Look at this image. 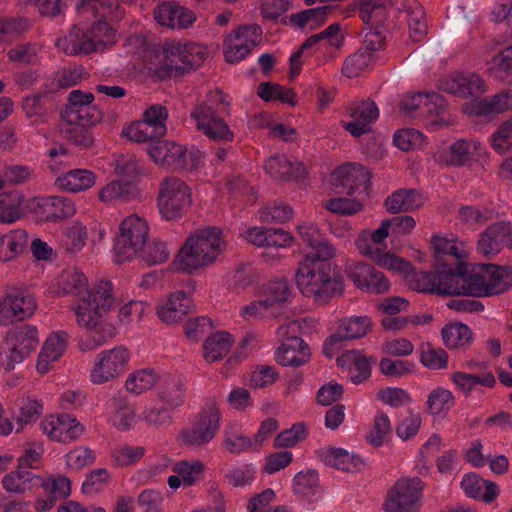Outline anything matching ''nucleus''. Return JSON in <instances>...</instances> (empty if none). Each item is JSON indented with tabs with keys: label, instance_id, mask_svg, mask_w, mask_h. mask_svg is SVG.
<instances>
[{
	"label": "nucleus",
	"instance_id": "1",
	"mask_svg": "<svg viewBox=\"0 0 512 512\" xmlns=\"http://www.w3.org/2000/svg\"><path fill=\"white\" fill-rule=\"evenodd\" d=\"M65 290L77 298L73 311L76 323L87 333L86 348L103 345L117 335L110 317L116 303L111 281L101 279L88 284L84 274L74 272L66 278Z\"/></svg>",
	"mask_w": 512,
	"mask_h": 512
},
{
	"label": "nucleus",
	"instance_id": "2",
	"mask_svg": "<svg viewBox=\"0 0 512 512\" xmlns=\"http://www.w3.org/2000/svg\"><path fill=\"white\" fill-rule=\"evenodd\" d=\"M223 231L207 226L190 233L175 256L174 262L182 271L191 273L213 264L226 250Z\"/></svg>",
	"mask_w": 512,
	"mask_h": 512
},
{
	"label": "nucleus",
	"instance_id": "3",
	"mask_svg": "<svg viewBox=\"0 0 512 512\" xmlns=\"http://www.w3.org/2000/svg\"><path fill=\"white\" fill-rule=\"evenodd\" d=\"M296 284L303 294L316 301H327L344 293L345 282L331 263L302 260L295 273Z\"/></svg>",
	"mask_w": 512,
	"mask_h": 512
},
{
	"label": "nucleus",
	"instance_id": "4",
	"mask_svg": "<svg viewBox=\"0 0 512 512\" xmlns=\"http://www.w3.org/2000/svg\"><path fill=\"white\" fill-rule=\"evenodd\" d=\"M114 33L105 21L94 23L89 29L74 26L67 35L58 39L57 46L67 55H88L104 49L113 42Z\"/></svg>",
	"mask_w": 512,
	"mask_h": 512
},
{
	"label": "nucleus",
	"instance_id": "5",
	"mask_svg": "<svg viewBox=\"0 0 512 512\" xmlns=\"http://www.w3.org/2000/svg\"><path fill=\"white\" fill-rule=\"evenodd\" d=\"M470 297H490L512 287V270L494 264H468Z\"/></svg>",
	"mask_w": 512,
	"mask_h": 512
},
{
	"label": "nucleus",
	"instance_id": "6",
	"mask_svg": "<svg viewBox=\"0 0 512 512\" xmlns=\"http://www.w3.org/2000/svg\"><path fill=\"white\" fill-rule=\"evenodd\" d=\"M191 196L189 186L180 178H163L158 185L156 197L159 214L167 221L181 218L192 203Z\"/></svg>",
	"mask_w": 512,
	"mask_h": 512
},
{
	"label": "nucleus",
	"instance_id": "7",
	"mask_svg": "<svg viewBox=\"0 0 512 512\" xmlns=\"http://www.w3.org/2000/svg\"><path fill=\"white\" fill-rule=\"evenodd\" d=\"M150 226L146 218L133 213L123 218L119 224L116 254L119 261L137 256L149 240Z\"/></svg>",
	"mask_w": 512,
	"mask_h": 512
},
{
	"label": "nucleus",
	"instance_id": "8",
	"mask_svg": "<svg viewBox=\"0 0 512 512\" xmlns=\"http://www.w3.org/2000/svg\"><path fill=\"white\" fill-rule=\"evenodd\" d=\"M147 153L156 165L163 168L193 171L200 162L199 151L191 152L190 160H188L187 149L174 141L157 140L152 142L147 148Z\"/></svg>",
	"mask_w": 512,
	"mask_h": 512
},
{
	"label": "nucleus",
	"instance_id": "9",
	"mask_svg": "<svg viewBox=\"0 0 512 512\" xmlns=\"http://www.w3.org/2000/svg\"><path fill=\"white\" fill-rule=\"evenodd\" d=\"M423 483L419 478H400L388 490L383 509L385 512H418Z\"/></svg>",
	"mask_w": 512,
	"mask_h": 512
},
{
	"label": "nucleus",
	"instance_id": "10",
	"mask_svg": "<svg viewBox=\"0 0 512 512\" xmlns=\"http://www.w3.org/2000/svg\"><path fill=\"white\" fill-rule=\"evenodd\" d=\"M195 54H200L196 46H187L180 43L165 44L162 48L163 65L155 69V74L161 80L183 74L197 65Z\"/></svg>",
	"mask_w": 512,
	"mask_h": 512
},
{
	"label": "nucleus",
	"instance_id": "11",
	"mask_svg": "<svg viewBox=\"0 0 512 512\" xmlns=\"http://www.w3.org/2000/svg\"><path fill=\"white\" fill-rule=\"evenodd\" d=\"M130 360L128 349L122 345L101 351L91 370V381L95 384L109 382L120 375Z\"/></svg>",
	"mask_w": 512,
	"mask_h": 512
},
{
	"label": "nucleus",
	"instance_id": "12",
	"mask_svg": "<svg viewBox=\"0 0 512 512\" xmlns=\"http://www.w3.org/2000/svg\"><path fill=\"white\" fill-rule=\"evenodd\" d=\"M371 173L360 164L346 163L331 173L332 185L337 193L352 194L363 187L365 191L370 186Z\"/></svg>",
	"mask_w": 512,
	"mask_h": 512
},
{
	"label": "nucleus",
	"instance_id": "13",
	"mask_svg": "<svg viewBox=\"0 0 512 512\" xmlns=\"http://www.w3.org/2000/svg\"><path fill=\"white\" fill-rule=\"evenodd\" d=\"M261 37V29L255 25L239 27L226 38L225 58L233 63L245 58L250 51L258 45Z\"/></svg>",
	"mask_w": 512,
	"mask_h": 512
},
{
	"label": "nucleus",
	"instance_id": "14",
	"mask_svg": "<svg viewBox=\"0 0 512 512\" xmlns=\"http://www.w3.org/2000/svg\"><path fill=\"white\" fill-rule=\"evenodd\" d=\"M371 327L367 316H352L340 321L339 329L325 342L324 352L331 357L345 340H353L365 336Z\"/></svg>",
	"mask_w": 512,
	"mask_h": 512
},
{
	"label": "nucleus",
	"instance_id": "15",
	"mask_svg": "<svg viewBox=\"0 0 512 512\" xmlns=\"http://www.w3.org/2000/svg\"><path fill=\"white\" fill-rule=\"evenodd\" d=\"M220 414L215 403H210L203 411L194 426L183 433L187 444L201 446L214 437L219 427Z\"/></svg>",
	"mask_w": 512,
	"mask_h": 512
},
{
	"label": "nucleus",
	"instance_id": "16",
	"mask_svg": "<svg viewBox=\"0 0 512 512\" xmlns=\"http://www.w3.org/2000/svg\"><path fill=\"white\" fill-rule=\"evenodd\" d=\"M468 264L459 263L455 269L438 267L439 296H469Z\"/></svg>",
	"mask_w": 512,
	"mask_h": 512
},
{
	"label": "nucleus",
	"instance_id": "17",
	"mask_svg": "<svg viewBox=\"0 0 512 512\" xmlns=\"http://www.w3.org/2000/svg\"><path fill=\"white\" fill-rule=\"evenodd\" d=\"M33 210L43 221L57 222L74 216L76 205L64 197H40L33 200Z\"/></svg>",
	"mask_w": 512,
	"mask_h": 512
},
{
	"label": "nucleus",
	"instance_id": "18",
	"mask_svg": "<svg viewBox=\"0 0 512 512\" xmlns=\"http://www.w3.org/2000/svg\"><path fill=\"white\" fill-rule=\"evenodd\" d=\"M41 426L50 439L58 442L74 440L84 431L83 425L69 414L50 415L42 421Z\"/></svg>",
	"mask_w": 512,
	"mask_h": 512
},
{
	"label": "nucleus",
	"instance_id": "19",
	"mask_svg": "<svg viewBox=\"0 0 512 512\" xmlns=\"http://www.w3.org/2000/svg\"><path fill=\"white\" fill-rule=\"evenodd\" d=\"M481 143L477 140L459 139L448 149L437 151L434 160L448 167L469 165L480 150Z\"/></svg>",
	"mask_w": 512,
	"mask_h": 512
},
{
	"label": "nucleus",
	"instance_id": "20",
	"mask_svg": "<svg viewBox=\"0 0 512 512\" xmlns=\"http://www.w3.org/2000/svg\"><path fill=\"white\" fill-rule=\"evenodd\" d=\"M137 183L131 180L113 179L96 191V199L100 206L109 207L118 201H130L140 197Z\"/></svg>",
	"mask_w": 512,
	"mask_h": 512
},
{
	"label": "nucleus",
	"instance_id": "21",
	"mask_svg": "<svg viewBox=\"0 0 512 512\" xmlns=\"http://www.w3.org/2000/svg\"><path fill=\"white\" fill-rule=\"evenodd\" d=\"M443 91L467 98L479 96L486 91L485 81L472 72L450 75L440 82Z\"/></svg>",
	"mask_w": 512,
	"mask_h": 512
},
{
	"label": "nucleus",
	"instance_id": "22",
	"mask_svg": "<svg viewBox=\"0 0 512 512\" xmlns=\"http://www.w3.org/2000/svg\"><path fill=\"white\" fill-rule=\"evenodd\" d=\"M154 18L163 27L185 29L194 23L196 16L176 2H163L154 10Z\"/></svg>",
	"mask_w": 512,
	"mask_h": 512
},
{
	"label": "nucleus",
	"instance_id": "23",
	"mask_svg": "<svg viewBox=\"0 0 512 512\" xmlns=\"http://www.w3.org/2000/svg\"><path fill=\"white\" fill-rule=\"evenodd\" d=\"M352 121L346 123L344 128L354 137L372 131V123L379 117V110L374 102L364 101L351 109Z\"/></svg>",
	"mask_w": 512,
	"mask_h": 512
},
{
	"label": "nucleus",
	"instance_id": "24",
	"mask_svg": "<svg viewBox=\"0 0 512 512\" xmlns=\"http://www.w3.org/2000/svg\"><path fill=\"white\" fill-rule=\"evenodd\" d=\"M309 346L297 336L288 337L277 350V360L283 366L298 367L310 358Z\"/></svg>",
	"mask_w": 512,
	"mask_h": 512
},
{
	"label": "nucleus",
	"instance_id": "25",
	"mask_svg": "<svg viewBox=\"0 0 512 512\" xmlns=\"http://www.w3.org/2000/svg\"><path fill=\"white\" fill-rule=\"evenodd\" d=\"M512 235V225L507 222H496L488 226L480 235L478 248L484 255L495 254Z\"/></svg>",
	"mask_w": 512,
	"mask_h": 512
},
{
	"label": "nucleus",
	"instance_id": "26",
	"mask_svg": "<svg viewBox=\"0 0 512 512\" xmlns=\"http://www.w3.org/2000/svg\"><path fill=\"white\" fill-rule=\"evenodd\" d=\"M191 307V300L183 290L171 292L166 302L158 308L161 321L172 324L183 319Z\"/></svg>",
	"mask_w": 512,
	"mask_h": 512
},
{
	"label": "nucleus",
	"instance_id": "27",
	"mask_svg": "<svg viewBox=\"0 0 512 512\" xmlns=\"http://www.w3.org/2000/svg\"><path fill=\"white\" fill-rule=\"evenodd\" d=\"M36 308L34 298L19 290H11L3 298V313H8L17 320L30 317Z\"/></svg>",
	"mask_w": 512,
	"mask_h": 512
},
{
	"label": "nucleus",
	"instance_id": "28",
	"mask_svg": "<svg viewBox=\"0 0 512 512\" xmlns=\"http://www.w3.org/2000/svg\"><path fill=\"white\" fill-rule=\"evenodd\" d=\"M95 183V173L87 169H72L56 179V184L60 189L71 193L87 191Z\"/></svg>",
	"mask_w": 512,
	"mask_h": 512
},
{
	"label": "nucleus",
	"instance_id": "29",
	"mask_svg": "<svg viewBox=\"0 0 512 512\" xmlns=\"http://www.w3.org/2000/svg\"><path fill=\"white\" fill-rule=\"evenodd\" d=\"M337 363L348 370L351 380L355 384L363 382L371 375L370 360L358 351L352 350L343 353L337 358Z\"/></svg>",
	"mask_w": 512,
	"mask_h": 512
},
{
	"label": "nucleus",
	"instance_id": "30",
	"mask_svg": "<svg viewBox=\"0 0 512 512\" xmlns=\"http://www.w3.org/2000/svg\"><path fill=\"white\" fill-rule=\"evenodd\" d=\"M27 241L28 234L21 229L0 235V263L15 260L25 250Z\"/></svg>",
	"mask_w": 512,
	"mask_h": 512
},
{
	"label": "nucleus",
	"instance_id": "31",
	"mask_svg": "<svg viewBox=\"0 0 512 512\" xmlns=\"http://www.w3.org/2000/svg\"><path fill=\"white\" fill-rule=\"evenodd\" d=\"M267 171L281 179L296 180L306 175L307 170L301 162L291 161L284 155H275L266 162Z\"/></svg>",
	"mask_w": 512,
	"mask_h": 512
},
{
	"label": "nucleus",
	"instance_id": "32",
	"mask_svg": "<svg viewBox=\"0 0 512 512\" xmlns=\"http://www.w3.org/2000/svg\"><path fill=\"white\" fill-rule=\"evenodd\" d=\"M421 205V195L415 189H399L392 193L384 203L386 210L392 214L413 211Z\"/></svg>",
	"mask_w": 512,
	"mask_h": 512
},
{
	"label": "nucleus",
	"instance_id": "33",
	"mask_svg": "<svg viewBox=\"0 0 512 512\" xmlns=\"http://www.w3.org/2000/svg\"><path fill=\"white\" fill-rule=\"evenodd\" d=\"M472 109L479 116L504 113L512 110V94L504 91L492 97L478 99L473 102Z\"/></svg>",
	"mask_w": 512,
	"mask_h": 512
},
{
	"label": "nucleus",
	"instance_id": "34",
	"mask_svg": "<svg viewBox=\"0 0 512 512\" xmlns=\"http://www.w3.org/2000/svg\"><path fill=\"white\" fill-rule=\"evenodd\" d=\"M160 379L161 376L155 369H139L127 377L125 388L132 394L140 395L156 387Z\"/></svg>",
	"mask_w": 512,
	"mask_h": 512
},
{
	"label": "nucleus",
	"instance_id": "35",
	"mask_svg": "<svg viewBox=\"0 0 512 512\" xmlns=\"http://www.w3.org/2000/svg\"><path fill=\"white\" fill-rule=\"evenodd\" d=\"M39 342L38 330L35 326L22 325L11 329L6 337V344L15 345L28 356Z\"/></svg>",
	"mask_w": 512,
	"mask_h": 512
},
{
	"label": "nucleus",
	"instance_id": "36",
	"mask_svg": "<svg viewBox=\"0 0 512 512\" xmlns=\"http://www.w3.org/2000/svg\"><path fill=\"white\" fill-rule=\"evenodd\" d=\"M231 346L232 339L228 333L216 332L204 341V358L207 362L219 361L229 353Z\"/></svg>",
	"mask_w": 512,
	"mask_h": 512
},
{
	"label": "nucleus",
	"instance_id": "37",
	"mask_svg": "<svg viewBox=\"0 0 512 512\" xmlns=\"http://www.w3.org/2000/svg\"><path fill=\"white\" fill-rule=\"evenodd\" d=\"M257 95L266 102L280 101L292 107L297 105L295 91L292 88H285L277 83H260L257 89Z\"/></svg>",
	"mask_w": 512,
	"mask_h": 512
},
{
	"label": "nucleus",
	"instance_id": "38",
	"mask_svg": "<svg viewBox=\"0 0 512 512\" xmlns=\"http://www.w3.org/2000/svg\"><path fill=\"white\" fill-rule=\"evenodd\" d=\"M451 380L455 386L465 395H469L477 384L486 387H493L496 383V379L491 372H486L481 375H474L456 371L452 373Z\"/></svg>",
	"mask_w": 512,
	"mask_h": 512
},
{
	"label": "nucleus",
	"instance_id": "39",
	"mask_svg": "<svg viewBox=\"0 0 512 512\" xmlns=\"http://www.w3.org/2000/svg\"><path fill=\"white\" fill-rule=\"evenodd\" d=\"M432 245L434 249V256L436 259V266H445L443 261L444 256H452L457 260L466 257L467 253L462 243H458L454 240H449L444 237L435 236L432 239Z\"/></svg>",
	"mask_w": 512,
	"mask_h": 512
},
{
	"label": "nucleus",
	"instance_id": "40",
	"mask_svg": "<svg viewBox=\"0 0 512 512\" xmlns=\"http://www.w3.org/2000/svg\"><path fill=\"white\" fill-rule=\"evenodd\" d=\"M442 338L446 347L458 349L466 347L472 341V332L462 323H451L442 329Z\"/></svg>",
	"mask_w": 512,
	"mask_h": 512
},
{
	"label": "nucleus",
	"instance_id": "41",
	"mask_svg": "<svg viewBox=\"0 0 512 512\" xmlns=\"http://www.w3.org/2000/svg\"><path fill=\"white\" fill-rule=\"evenodd\" d=\"M290 295L291 290L288 282L286 280H277L265 287L261 299L268 310H271L286 303Z\"/></svg>",
	"mask_w": 512,
	"mask_h": 512
},
{
	"label": "nucleus",
	"instance_id": "42",
	"mask_svg": "<svg viewBox=\"0 0 512 512\" xmlns=\"http://www.w3.org/2000/svg\"><path fill=\"white\" fill-rule=\"evenodd\" d=\"M95 2H100L101 16H111L116 19L123 17L124 12L120 9L118 0H79L76 9L78 12L90 11L93 15H98L99 9Z\"/></svg>",
	"mask_w": 512,
	"mask_h": 512
},
{
	"label": "nucleus",
	"instance_id": "43",
	"mask_svg": "<svg viewBox=\"0 0 512 512\" xmlns=\"http://www.w3.org/2000/svg\"><path fill=\"white\" fill-rule=\"evenodd\" d=\"M38 479V477L28 471L16 470L3 477L2 485L7 492L20 494L30 490L33 486V481Z\"/></svg>",
	"mask_w": 512,
	"mask_h": 512
},
{
	"label": "nucleus",
	"instance_id": "44",
	"mask_svg": "<svg viewBox=\"0 0 512 512\" xmlns=\"http://www.w3.org/2000/svg\"><path fill=\"white\" fill-rule=\"evenodd\" d=\"M103 114L101 110L93 105L80 106L77 110H66L65 119L67 123L93 127L101 122Z\"/></svg>",
	"mask_w": 512,
	"mask_h": 512
},
{
	"label": "nucleus",
	"instance_id": "45",
	"mask_svg": "<svg viewBox=\"0 0 512 512\" xmlns=\"http://www.w3.org/2000/svg\"><path fill=\"white\" fill-rule=\"evenodd\" d=\"M21 195L14 191L0 194V222L12 223L20 218Z\"/></svg>",
	"mask_w": 512,
	"mask_h": 512
},
{
	"label": "nucleus",
	"instance_id": "46",
	"mask_svg": "<svg viewBox=\"0 0 512 512\" xmlns=\"http://www.w3.org/2000/svg\"><path fill=\"white\" fill-rule=\"evenodd\" d=\"M168 118V110L163 105H152L148 107L143 113L141 121L147 124L150 129L159 136L163 137L167 131L166 121Z\"/></svg>",
	"mask_w": 512,
	"mask_h": 512
},
{
	"label": "nucleus",
	"instance_id": "47",
	"mask_svg": "<svg viewBox=\"0 0 512 512\" xmlns=\"http://www.w3.org/2000/svg\"><path fill=\"white\" fill-rule=\"evenodd\" d=\"M137 256L149 265H159L169 259L170 250L164 242L154 239L147 242L143 250L140 251Z\"/></svg>",
	"mask_w": 512,
	"mask_h": 512
},
{
	"label": "nucleus",
	"instance_id": "48",
	"mask_svg": "<svg viewBox=\"0 0 512 512\" xmlns=\"http://www.w3.org/2000/svg\"><path fill=\"white\" fill-rule=\"evenodd\" d=\"M491 146L497 153L512 152V118L504 120L491 136Z\"/></svg>",
	"mask_w": 512,
	"mask_h": 512
},
{
	"label": "nucleus",
	"instance_id": "49",
	"mask_svg": "<svg viewBox=\"0 0 512 512\" xmlns=\"http://www.w3.org/2000/svg\"><path fill=\"white\" fill-rule=\"evenodd\" d=\"M391 431L392 425L389 416L383 412H379L373 420L372 427L367 435V440L371 445L380 447Z\"/></svg>",
	"mask_w": 512,
	"mask_h": 512
},
{
	"label": "nucleus",
	"instance_id": "50",
	"mask_svg": "<svg viewBox=\"0 0 512 512\" xmlns=\"http://www.w3.org/2000/svg\"><path fill=\"white\" fill-rule=\"evenodd\" d=\"M422 424V417L414 411H406L403 413L396 425L395 432L402 440H408L414 437Z\"/></svg>",
	"mask_w": 512,
	"mask_h": 512
},
{
	"label": "nucleus",
	"instance_id": "51",
	"mask_svg": "<svg viewBox=\"0 0 512 512\" xmlns=\"http://www.w3.org/2000/svg\"><path fill=\"white\" fill-rule=\"evenodd\" d=\"M454 401L453 393L444 388L437 387L433 389L427 397V412L431 415H439L445 409H448L450 403Z\"/></svg>",
	"mask_w": 512,
	"mask_h": 512
},
{
	"label": "nucleus",
	"instance_id": "52",
	"mask_svg": "<svg viewBox=\"0 0 512 512\" xmlns=\"http://www.w3.org/2000/svg\"><path fill=\"white\" fill-rule=\"evenodd\" d=\"M372 62V55L367 51H358L349 56L343 64L342 73L348 77H357Z\"/></svg>",
	"mask_w": 512,
	"mask_h": 512
},
{
	"label": "nucleus",
	"instance_id": "53",
	"mask_svg": "<svg viewBox=\"0 0 512 512\" xmlns=\"http://www.w3.org/2000/svg\"><path fill=\"white\" fill-rule=\"evenodd\" d=\"M115 173L126 180L142 177L146 172L135 156H122L115 165Z\"/></svg>",
	"mask_w": 512,
	"mask_h": 512
},
{
	"label": "nucleus",
	"instance_id": "54",
	"mask_svg": "<svg viewBox=\"0 0 512 512\" xmlns=\"http://www.w3.org/2000/svg\"><path fill=\"white\" fill-rule=\"evenodd\" d=\"M420 362L429 369H445L448 366V354L441 348L427 345L421 350Z\"/></svg>",
	"mask_w": 512,
	"mask_h": 512
},
{
	"label": "nucleus",
	"instance_id": "55",
	"mask_svg": "<svg viewBox=\"0 0 512 512\" xmlns=\"http://www.w3.org/2000/svg\"><path fill=\"white\" fill-rule=\"evenodd\" d=\"M307 436L306 426L303 423L294 424L290 429L280 432L274 439L276 448H290L304 440Z\"/></svg>",
	"mask_w": 512,
	"mask_h": 512
},
{
	"label": "nucleus",
	"instance_id": "56",
	"mask_svg": "<svg viewBox=\"0 0 512 512\" xmlns=\"http://www.w3.org/2000/svg\"><path fill=\"white\" fill-rule=\"evenodd\" d=\"M363 207V203L354 198L337 197L325 203L327 210L340 215H354L362 211Z\"/></svg>",
	"mask_w": 512,
	"mask_h": 512
},
{
	"label": "nucleus",
	"instance_id": "57",
	"mask_svg": "<svg viewBox=\"0 0 512 512\" xmlns=\"http://www.w3.org/2000/svg\"><path fill=\"white\" fill-rule=\"evenodd\" d=\"M409 36L414 41H421L427 34L425 12L422 7H415L408 12Z\"/></svg>",
	"mask_w": 512,
	"mask_h": 512
},
{
	"label": "nucleus",
	"instance_id": "58",
	"mask_svg": "<svg viewBox=\"0 0 512 512\" xmlns=\"http://www.w3.org/2000/svg\"><path fill=\"white\" fill-rule=\"evenodd\" d=\"M202 132L214 141L231 142L234 139V133L225 120L219 116L214 118Z\"/></svg>",
	"mask_w": 512,
	"mask_h": 512
},
{
	"label": "nucleus",
	"instance_id": "59",
	"mask_svg": "<svg viewBox=\"0 0 512 512\" xmlns=\"http://www.w3.org/2000/svg\"><path fill=\"white\" fill-rule=\"evenodd\" d=\"M373 272V266L364 262L352 261L346 264L345 273L361 290L366 289L367 277Z\"/></svg>",
	"mask_w": 512,
	"mask_h": 512
},
{
	"label": "nucleus",
	"instance_id": "60",
	"mask_svg": "<svg viewBox=\"0 0 512 512\" xmlns=\"http://www.w3.org/2000/svg\"><path fill=\"white\" fill-rule=\"evenodd\" d=\"M327 464L343 471H351L356 468L354 456L350 455L347 450L340 448H332L325 455Z\"/></svg>",
	"mask_w": 512,
	"mask_h": 512
},
{
	"label": "nucleus",
	"instance_id": "61",
	"mask_svg": "<svg viewBox=\"0 0 512 512\" xmlns=\"http://www.w3.org/2000/svg\"><path fill=\"white\" fill-rule=\"evenodd\" d=\"M123 135L129 140L137 143L155 142L154 139L160 138L153 129L143 123L141 120L133 122L124 131Z\"/></svg>",
	"mask_w": 512,
	"mask_h": 512
},
{
	"label": "nucleus",
	"instance_id": "62",
	"mask_svg": "<svg viewBox=\"0 0 512 512\" xmlns=\"http://www.w3.org/2000/svg\"><path fill=\"white\" fill-rule=\"evenodd\" d=\"M203 469L204 465L200 461H181L174 466L173 471L181 477L185 485L190 486L201 475Z\"/></svg>",
	"mask_w": 512,
	"mask_h": 512
},
{
	"label": "nucleus",
	"instance_id": "63",
	"mask_svg": "<svg viewBox=\"0 0 512 512\" xmlns=\"http://www.w3.org/2000/svg\"><path fill=\"white\" fill-rule=\"evenodd\" d=\"M459 220L466 224L483 225L492 219V212L480 210L471 205H462L458 210Z\"/></svg>",
	"mask_w": 512,
	"mask_h": 512
},
{
	"label": "nucleus",
	"instance_id": "64",
	"mask_svg": "<svg viewBox=\"0 0 512 512\" xmlns=\"http://www.w3.org/2000/svg\"><path fill=\"white\" fill-rule=\"evenodd\" d=\"M68 124V138L75 145L80 146L81 148H90L94 144L95 139L90 130V127L77 123Z\"/></svg>",
	"mask_w": 512,
	"mask_h": 512
}]
</instances>
